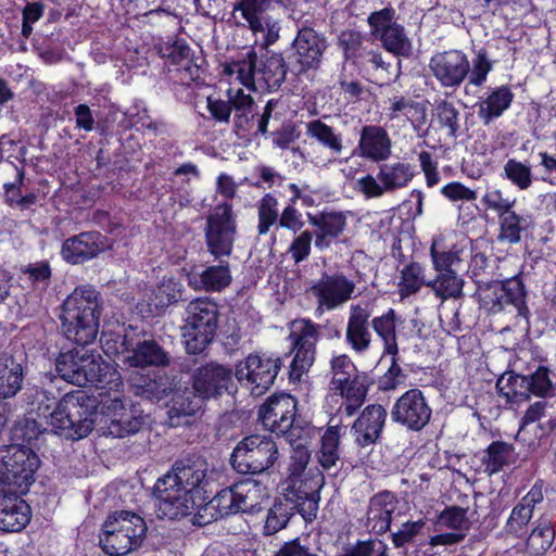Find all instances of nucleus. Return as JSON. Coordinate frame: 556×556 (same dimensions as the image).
<instances>
[{
  "label": "nucleus",
  "mask_w": 556,
  "mask_h": 556,
  "mask_svg": "<svg viewBox=\"0 0 556 556\" xmlns=\"http://www.w3.org/2000/svg\"><path fill=\"white\" fill-rule=\"evenodd\" d=\"M188 283L194 290L219 292L231 283L229 264L220 261L217 265L207 266L201 271L193 270L187 275Z\"/></svg>",
  "instance_id": "2f4dec72"
},
{
  "label": "nucleus",
  "mask_w": 556,
  "mask_h": 556,
  "mask_svg": "<svg viewBox=\"0 0 556 556\" xmlns=\"http://www.w3.org/2000/svg\"><path fill=\"white\" fill-rule=\"evenodd\" d=\"M40 459L30 446L12 443L0 447V489L25 494L35 482Z\"/></svg>",
  "instance_id": "39448f33"
},
{
  "label": "nucleus",
  "mask_w": 556,
  "mask_h": 556,
  "mask_svg": "<svg viewBox=\"0 0 556 556\" xmlns=\"http://www.w3.org/2000/svg\"><path fill=\"white\" fill-rule=\"evenodd\" d=\"M208 468V463L203 457L189 455L176 460L172 469L161 478L167 482V485L184 488L203 502L208 498L207 486L211 483Z\"/></svg>",
  "instance_id": "ddd939ff"
},
{
  "label": "nucleus",
  "mask_w": 556,
  "mask_h": 556,
  "mask_svg": "<svg viewBox=\"0 0 556 556\" xmlns=\"http://www.w3.org/2000/svg\"><path fill=\"white\" fill-rule=\"evenodd\" d=\"M424 527L425 521L422 519L403 522L401 528L391 534L393 545L400 548L413 542Z\"/></svg>",
  "instance_id": "774afa93"
},
{
  "label": "nucleus",
  "mask_w": 556,
  "mask_h": 556,
  "mask_svg": "<svg viewBox=\"0 0 556 556\" xmlns=\"http://www.w3.org/2000/svg\"><path fill=\"white\" fill-rule=\"evenodd\" d=\"M156 377L155 371L143 375L136 370L130 374L129 380L131 386L136 389L135 393L137 395L152 400L159 397L161 392V384L156 381Z\"/></svg>",
  "instance_id": "052dcab7"
},
{
  "label": "nucleus",
  "mask_w": 556,
  "mask_h": 556,
  "mask_svg": "<svg viewBox=\"0 0 556 556\" xmlns=\"http://www.w3.org/2000/svg\"><path fill=\"white\" fill-rule=\"evenodd\" d=\"M232 370L217 363L199 367L192 376V386L205 400L220 396L232 386Z\"/></svg>",
  "instance_id": "a878e982"
},
{
  "label": "nucleus",
  "mask_w": 556,
  "mask_h": 556,
  "mask_svg": "<svg viewBox=\"0 0 556 556\" xmlns=\"http://www.w3.org/2000/svg\"><path fill=\"white\" fill-rule=\"evenodd\" d=\"M356 371L355 365L348 355L343 354L333 357L331 361V384L333 386V389L336 390L337 388L348 384L350 380L357 376Z\"/></svg>",
  "instance_id": "bf43d9fd"
},
{
  "label": "nucleus",
  "mask_w": 556,
  "mask_h": 556,
  "mask_svg": "<svg viewBox=\"0 0 556 556\" xmlns=\"http://www.w3.org/2000/svg\"><path fill=\"white\" fill-rule=\"evenodd\" d=\"M296 406L298 401L290 394L274 395L258 408V418L264 427L294 444L306 430L296 422Z\"/></svg>",
  "instance_id": "1a4fd4ad"
},
{
  "label": "nucleus",
  "mask_w": 556,
  "mask_h": 556,
  "mask_svg": "<svg viewBox=\"0 0 556 556\" xmlns=\"http://www.w3.org/2000/svg\"><path fill=\"white\" fill-rule=\"evenodd\" d=\"M492 70V62L488 59V55L484 51H480L473 61L472 70L470 71L469 80L465 87V90L468 91L469 86H481L485 80L488 74Z\"/></svg>",
  "instance_id": "338daca9"
},
{
  "label": "nucleus",
  "mask_w": 556,
  "mask_h": 556,
  "mask_svg": "<svg viewBox=\"0 0 556 556\" xmlns=\"http://www.w3.org/2000/svg\"><path fill=\"white\" fill-rule=\"evenodd\" d=\"M429 68L443 88H458L470 73L468 56L460 50L435 53L429 62Z\"/></svg>",
  "instance_id": "412c9836"
},
{
  "label": "nucleus",
  "mask_w": 556,
  "mask_h": 556,
  "mask_svg": "<svg viewBox=\"0 0 556 556\" xmlns=\"http://www.w3.org/2000/svg\"><path fill=\"white\" fill-rule=\"evenodd\" d=\"M525 378L527 379L526 386L528 387L527 400L530 397V394L545 396L552 389L553 383L549 379V370L544 366H540L533 374L525 376Z\"/></svg>",
  "instance_id": "e2e57ef3"
},
{
  "label": "nucleus",
  "mask_w": 556,
  "mask_h": 556,
  "mask_svg": "<svg viewBox=\"0 0 556 556\" xmlns=\"http://www.w3.org/2000/svg\"><path fill=\"white\" fill-rule=\"evenodd\" d=\"M432 409L419 389H409L393 404L391 419L410 431L422 430L430 421Z\"/></svg>",
  "instance_id": "6ab92c4d"
},
{
  "label": "nucleus",
  "mask_w": 556,
  "mask_h": 556,
  "mask_svg": "<svg viewBox=\"0 0 556 556\" xmlns=\"http://www.w3.org/2000/svg\"><path fill=\"white\" fill-rule=\"evenodd\" d=\"M426 285L431 287L435 295L442 300L457 299L463 295L464 280L455 270L439 274L434 280Z\"/></svg>",
  "instance_id": "de8ad7c7"
},
{
  "label": "nucleus",
  "mask_w": 556,
  "mask_h": 556,
  "mask_svg": "<svg viewBox=\"0 0 556 556\" xmlns=\"http://www.w3.org/2000/svg\"><path fill=\"white\" fill-rule=\"evenodd\" d=\"M341 426H329L320 439V448L317 453L318 463L328 475L336 477L343 462L341 459L340 439Z\"/></svg>",
  "instance_id": "c9c22d12"
},
{
  "label": "nucleus",
  "mask_w": 556,
  "mask_h": 556,
  "mask_svg": "<svg viewBox=\"0 0 556 556\" xmlns=\"http://www.w3.org/2000/svg\"><path fill=\"white\" fill-rule=\"evenodd\" d=\"M387 420V410L380 404L366 406L353 424L355 442L362 446L375 444Z\"/></svg>",
  "instance_id": "c756f323"
},
{
  "label": "nucleus",
  "mask_w": 556,
  "mask_h": 556,
  "mask_svg": "<svg viewBox=\"0 0 556 556\" xmlns=\"http://www.w3.org/2000/svg\"><path fill=\"white\" fill-rule=\"evenodd\" d=\"M294 349L295 355L291 364V379H299L311 368L315 361L316 343L319 339V326L311 319H300L296 323Z\"/></svg>",
  "instance_id": "5701e85b"
},
{
  "label": "nucleus",
  "mask_w": 556,
  "mask_h": 556,
  "mask_svg": "<svg viewBox=\"0 0 556 556\" xmlns=\"http://www.w3.org/2000/svg\"><path fill=\"white\" fill-rule=\"evenodd\" d=\"M328 46V40L323 33L306 25L299 27L290 48L291 72L301 76L319 70Z\"/></svg>",
  "instance_id": "9d476101"
},
{
  "label": "nucleus",
  "mask_w": 556,
  "mask_h": 556,
  "mask_svg": "<svg viewBox=\"0 0 556 556\" xmlns=\"http://www.w3.org/2000/svg\"><path fill=\"white\" fill-rule=\"evenodd\" d=\"M294 514L295 506L293 500L287 497L276 501L267 513L263 534L269 536L285 529Z\"/></svg>",
  "instance_id": "a19ab883"
},
{
  "label": "nucleus",
  "mask_w": 556,
  "mask_h": 556,
  "mask_svg": "<svg viewBox=\"0 0 556 556\" xmlns=\"http://www.w3.org/2000/svg\"><path fill=\"white\" fill-rule=\"evenodd\" d=\"M55 370L63 380L79 387L103 382L102 366L97 356L88 351L61 353L55 362Z\"/></svg>",
  "instance_id": "dca6fc26"
},
{
  "label": "nucleus",
  "mask_w": 556,
  "mask_h": 556,
  "mask_svg": "<svg viewBox=\"0 0 556 556\" xmlns=\"http://www.w3.org/2000/svg\"><path fill=\"white\" fill-rule=\"evenodd\" d=\"M514 94L508 87L502 86L494 89L484 101L479 104L478 115L484 125H489L492 121L500 117L506 111Z\"/></svg>",
  "instance_id": "58836bf2"
},
{
  "label": "nucleus",
  "mask_w": 556,
  "mask_h": 556,
  "mask_svg": "<svg viewBox=\"0 0 556 556\" xmlns=\"http://www.w3.org/2000/svg\"><path fill=\"white\" fill-rule=\"evenodd\" d=\"M48 430L47 425L43 426L41 421H38L34 417L24 416L17 420L11 429L12 440L16 443L30 444L31 441L37 440L41 433Z\"/></svg>",
  "instance_id": "864d4df0"
},
{
  "label": "nucleus",
  "mask_w": 556,
  "mask_h": 556,
  "mask_svg": "<svg viewBox=\"0 0 556 556\" xmlns=\"http://www.w3.org/2000/svg\"><path fill=\"white\" fill-rule=\"evenodd\" d=\"M108 248L105 236L98 231H85L66 239L61 254L67 263L78 265L97 257Z\"/></svg>",
  "instance_id": "393cba45"
},
{
  "label": "nucleus",
  "mask_w": 556,
  "mask_h": 556,
  "mask_svg": "<svg viewBox=\"0 0 556 556\" xmlns=\"http://www.w3.org/2000/svg\"><path fill=\"white\" fill-rule=\"evenodd\" d=\"M369 303L351 304L345 328V343L357 354L366 353L372 343Z\"/></svg>",
  "instance_id": "b1692460"
},
{
  "label": "nucleus",
  "mask_w": 556,
  "mask_h": 556,
  "mask_svg": "<svg viewBox=\"0 0 556 556\" xmlns=\"http://www.w3.org/2000/svg\"><path fill=\"white\" fill-rule=\"evenodd\" d=\"M438 119L441 127H445L448 129V135L452 138H456L457 131L459 129V112L458 110L450 102L442 101L438 108Z\"/></svg>",
  "instance_id": "69168bd1"
},
{
  "label": "nucleus",
  "mask_w": 556,
  "mask_h": 556,
  "mask_svg": "<svg viewBox=\"0 0 556 556\" xmlns=\"http://www.w3.org/2000/svg\"><path fill=\"white\" fill-rule=\"evenodd\" d=\"M307 438L308 430H304V432L302 433V439H299L294 444H291L293 450L291 454V463L289 466V478L294 483L295 479L300 478L303 475L311 458V452L306 447Z\"/></svg>",
  "instance_id": "6e6d98bb"
},
{
  "label": "nucleus",
  "mask_w": 556,
  "mask_h": 556,
  "mask_svg": "<svg viewBox=\"0 0 556 556\" xmlns=\"http://www.w3.org/2000/svg\"><path fill=\"white\" fill-rule=\"evenodd\" d=\"M391 153L392 141L387 130L381 126L367 125L362 128L352 154L378 163L388 160Z\"/></svg>",
  "instance_id": "cd10ccee"
},
{
  "label": "nucleus",
  "mask_w": 556,
  "mask_h": 556,
  "mask_svg": "<svg viewBox=\"0 0 556 556\" xmlns=\"http://www.w3.org/2000/svg\"><path fill=\"white\" fill-rule=\"evenodd\" d=\"M287 64L281 54L267 56L258 64V58L253 49L242 54L226 67L229 75H236L242 85L253 90L275 91L286 79Z\"/></svg>",
  "instance_id": "20e7f679"
},
{
  "label": "nucleus",
  "mask_w": 556,
  "mask_h": 556,
  "mask_svg": "<svg viewBox=\"0 0 556 556\" xmlns=\"http://www.w3.org/2000/svg\"><path fill=\"white\" fill-rule=\"evenodd\" d=\"M368 39L359 31L345 30L339 36V46L343 49L345 60L358 63L364 59L368 47Z\"/></svg>",
  "instance_id": "09e8293b"
},
{
  "label": "nucleus",
  "mask_w": 556,
  "mask_h": 556,
  "mask_svg": "<svg viewBox=\"0 0 556 556\" xmlns=\"http://www.w3.org/2000/svg\"><path fill=\"white\" fill-rule=\"evenodd\" d=\"M399 316L393 308H389L380 316L370 317L371 328L383 343V354L394 356L399 354L396 340V326Z\"/></svg>",
  "instance_id": "4c0bfd02"
},
{
  "label": "nucleus",
  "mask_w": 556,
  "mask_h": 556,
  "mask_svg": "<svg viewBox=\"0 0 556 556\" xmlns=\"http://www.w3.org/2000/svg\"><path fill=\"white\" fill-rule=\"evenodd\" d=\"M356 285L342 271L323 273L309 288L315 299V315L323 316L326 312L336 311L354 298Z\"/></svg>",
  "instance_id": "f8f14e48"
},
{
  "label": "nucleus",
  "mask_w": 556,
  "mask_h": 556,
  "mask_svg": "<svg viewBox=\"0 0 556 556\" xmlns=\"http://www.w3.org/2000/svg\"><path fill=\"white\" fill-rule=\"evenodd\" d=\"M217 304L208 298H198L186 307L182 337L189 354H201L214 340L218 326Z\"/></svg>",
  "instance_id": "423d86ee"
},
{
  "label": "nucleus",
  "mask_w": 556,
  "mask_h": 556,
  "mask_svg": "<svg viewBox=\"0 0 556 556\" xmlns=\"http://www.w3.org/2000/svg\"><path fill=\"white\" fill-rule=\"evenodd\" d=\"M204 397L192 389L176 392L167 415L172 427L189 424V418L195 416L203 407Z\"/></svg>",
  "instance_id": "473e14b6"
},
{
  "label": "nucleus",
  "mask_w": 556,
  "mask_h": 556,
  "mask_svg": "<svg viewBox=\"0 0 556 556\" xmlns=\"http://www.w3.org/2000/svg\"><path fill=\"white\" fill-rule=\"evenodd\" d=\"M401 281L399 283L402 296H408L416 293L422 285L426 283L424 268L418 263L406 265L401 271Z\"/></svg>",
  "instance_id": "13d9d810"
},
{
  "label": "nucleus",
  "mask_w": 556,
  "mask_h": 556,
  "mask_svg": "<svg viewBox=\"0 0 556 556\" xmlns=\"http://www.w3.org/2000/svg\"><path fill=\"white\" fill-rule=\"evenodd\" d=\"M397 504V498L390 491L374 495L367 509V527L377 534L386 533L390 530Z\"/></svg>",
  "instance_id": "7c9ffc66"
},
{
  "label": "nucleus",
  "mask_w": 556,
  "mask_h": 556,
  "mask_svg": "<svg viewBox=\"0 0 556 556\" xmlns=\"http://www.w3.org/2000/svg\"><path fill=\"white\" fill-rule=\"evenodd\" d=\"M477 285L482 292L483 305L493 314L504 311L508 305L519 306L523 303L525 288L519 279L477 280Z\"/></svg>",
  "instance_id": "4be33fe9"
},
{
  "label": "nucleus",
  "mask_w": 556,
  "mask_h": 556,
  "mask_svg": "<svg viewBox=\"0 0 556 556\" xmlns=\"http://www.w3.org/2000/svg\"><path fill=\"white\" fill-rule=\"evenodd\" d=\"M11 279L0 271V319L9 320L23 315V303L17 294L12 292Z\"/></svg>",
  "instance_id": "37998d69"
},
{
  "label": "nucleus",
  "mask_w": 556,
  "mask_h": 556,
  "mask_svg": "<svg viewBox=\"0 0 556 556\" xmlns=\"http://www.w3.org/2000/svg\"><path fill=\"white\" fill-rule=\"evenodd\" d=\"M279 457L277 443L270 435L251 434L235 446L230 462L242 475H257L270 468Z\"/></svg>",
  "instance_id": "6e6552de"
},
{
  "label": "nucleus",
  "mask_w": 556,
  "mask_h": 556,
  "mask_svg": "<svg viewBox=\"0 0 556 556\" xmlns=\"http://www.w3.org/2000/svg\"><path fill=\"white\" fill-rule=\"evenodd\" d=\"M257 232L266 235L270 227L279 224L278 200L270 193H266L257 203Z\"/></svg>",
  "instance_id": "603ef678"
},
{
  "label": "nucleus",
  "mask_w": 556,
  "mask_h": 556,
  "mask_svg": "<svg viewBox=\"0 0 556 556\" xmlns=\"http://www.w3.org/2000/svg\"><path fill=\"white\" fill-rule=\"evenodd\" d=\"M555 531L547 520L539 521L529 534L526 549L532 556H541L552 546Z\"/></svg>",
  "instance_id": "a18cd8bd"
},
{
  "label": "nucleus",
  "mask_w": 556,
  "mask_h": 556,
  "mask_svg": "<svg viewBox=\"0 0 556 556\" xmlns=\"http://www.w3.org/2000/svg\"><path fill=\"white\" fill-rule=\"evenodd\" d=\"M504 176L519 190L525 191L533 185L534 176L529 164L509 159L503 167Z\"/></svg>",
  "instance_id": "8fccbe9b"
},
{
  "label": "nucleus",
  "mask_w": 556,
  "mask_h": 556,
  "mask_svg": "<svg viewBox=\"0 0 556 556\" xmlns=\"http://www.w3.org/2000/svg\"><path fill=\"white\" fill-rule=\"evenodd\" d=\"M306 136L333 154H341L344 149L342 135L320 119L306 123Z\"/></svg>",
  "instance_id": "ea45409f"
},
{
  "label": "nucleus",
  "mask_w": 556,
  "mask_h": 556,
  "mask_svg": "<svg viewBox=\"0 0 556 556\" xmlns=\"http://www.w3.org/2000/svg\"><path fill=\"white\" fill-rule=\"evenodd\" d=\"M281 369V359L265 354H250L237 363L235 376L240 384L260 396L274 384Z\"/></svg>",
  "instance_id": "4468645a"
},
{
  "label": "nucleus",
  "mask_w": 556,
  "mask_h": 556,
  "mask_svg": "<svg viewBox=\"0 0 556 556\" xmlns=\"http://www.w3.org/2000/svg\"><path fill=\"white\" fill-rule=\"evenodd\" d=\"M111 413H108L105 421L108 433L114 438H124L135 434L149 421V415H143L136 406L126 408L118 399L112 401L108 406Z\"/></svg>",
  "instance_id": "bb28decb"
},
{
  "label": "nucleus",
  "mask_w": 556,
  "mask_h": 556,
  "mask_svg": "<svg viewBox=\"0 0 556 556\" xmlns=\"http://www.w3.org/2000/svg\"><path fill=\"white\" fill-rule=\"evenodd\" d=\"M413 165L406 162H394L379 166L377 177L366 175L357 179V189L365 198H380L384 193L405 188L414 178Z\"/></svg>",
  "instance_id": "2eb2a0df"
},
{
  "label": "nucleus",
  "mask_w": 556,
  "mask_h": 556,
  "mask_svg": "<svg viewBox=\"0 0 556 556\" xmlns=\"http://www.w3.org/2000/svg\"><path fill=\"white\" fill-rule=\"evenodd\" d=\"M378 38L381 40L383 48L394 55L407 58L412 54V41L401 24L384 29Z\"/></svg>",
  "instance_id": "c03bdc74"
},
{
  "label": "nucleus",
  "mask_w": 556,
  "mask_h": 556,
  "mask_svg": "<svg viewBox=\"0 0 556 556\" xmlns=\"http://www.w3.org/2000/svg\"><path fill=\"white\" fill-rule=\"evenodd\" d=\"M523 223H526V219L514 211L500 217V232L497 240L508 244H516L520 242Z\"/></svg>",
  "instance_id": "5fc2aeb1"
},
{
  "label": "nucleus",
  "mask_w": 556,
  "mask_h": 556,
  "mask_svg": "<svg viewBox=\"0 0 556 556\" xmlns=\"http://www.w3.org/2000/svg\"><path fill=\"white\" fill-rule=\"evenodd\" d=\"M233 129L237 135L245 136L254 129L255 103L253 98L238 89L233 93Z\"/></svg>",
  "instance_id": "e433bc0d"
},
{
  "label": "nucleus",
  "mask_w": 556,
  "mask_h": 556,
  "mask_svg": "<svg viewBox=\"0 0 556 556\" xmlns=\"http://www.w3.org/2000/svg\"><path fill=\"white\" fill-rule=\"evenodd\" d=\"M262 489L252 480L241 481L231 488L219 491L214 497V505L222 517L241 513L254 514L261 510Z\"/></svg>",
  "instance_id": "a211bd4d"
},
{
  "label": "nucleus",
  "mask_w": 556,
  "mask_h": 556,
  "mask_svg": "<svg viewBox=\"0 0 556 556\" xmlns=\"http://www.w3.org/2000/svg\"><path fill=\"white\" fill-rule=\"evenodd\" d=\"M439 523L452 530H468L470 521L467 518V509L452 506L445 508L439 516Z\"/></svg>",
  "instance_id": "0e129e2a"
},
{
  "label": "nucleus",
  "mask_w": 556,
  "mask_h": 556,
  "mask_svg": "<svg viewBox=\"0 0 556 556\" xmlns=\"http://www.w3.org/2000/svg\"><path fill=\"white\" fill-rule=\"evenodd\" d=\"M237 235V220L232 205L224 202L217 204L207 215L204 227L207 251L220 258L232 252Z\"/></svg>",
  "instance_id": "9b49d317"
},
{
  "label": "nucleus",
  "mask_w": 556,
  "mask_h": 556,
  "mask_svg": "<svg viewBox=\"0 0 556 556\" xmlns=\"http://www.w3.org/2000/svg\"><path fill=\"white\" fill-rule=\"evenodd\" d=\"M154 495L156 516L161 519L175 520L191 515L195 510V505L200 502L184 488L167 485V482L162 478H159L155 482Z\"/></svg>",
  "instance_id": "aec40b11"
},
{
  "label": "nucleus",
  "mask_w": 556,
  "mask_h": 556,
  "mask_svg": "<svg viewBox=\"0 0 556 556\" xmlns=\"http://www.w3.org/2000/svg\"><path fill=\"white\" fill-rule=\"evenodd\" d=\"M122 346L128 353L125 362L129 367L144 369L169 364L168 353L155 340L148 339L131 326L125 329Z\"/></svg>",
  "instance_id": "f3484780"
},
{
  "label": "nucleus",
  "mask_w": 556,
  "mask_h": 556,
  "mask_svg": "<svg viewBox=\"0 0 556 556\" xmlns=\"http://www.w3.org/2000/svg\"><path fill=\"white\" fill-rule=\"evenodd\" d=\"M514 446L503 441L492 442L484 452L481 462L484 472L492 476L508 466L513 460Z\"/></svg>",
  "instance_id": "79ce46f5"
},
{
  "label": "nucleus",
  "mask_w": 556,
  "mask_h": 556,
  "mask_svg": "<svg viewBox=\"0 0 556 556\" xmlns=\"http://www.w3.org/2000/svg\"><path fill=\"white\" fill-rule=\"evenodd\" d=\"M292 482V488L295 490V497H311L320 500V490L324 485L325 478L324 475L315 469L309 470V472L305 476V478H296L295 485Z\"/></svg>",
  "instance_id": "4d7b16f0"
},
{
  "label": "nucleus",
  "mask_w": 556,
  "mask_h": 556,
  "mask_svg": "<svg viewBox=\"0 0 556 556\" xmlns=\"http://www.w3.org/2000/svg\"><path fill=\"white\" fill-rule=\"evenodd\" d=\"M20 495L10 489H0V530L17 532L29 522L30 507Z\"/></svg>",
  "instance_id": "c85d7f7f"
},
{
  "label": "nucleus",
  "mask_w": 556,
  "mask_h": 556,
  "mask_svg": "<svg viewBox=\"0 0 556 556\" xmlns=\"http://www.w3.org/2000/svg\"><path fill=\"white\" fill-rule=\"evenodd\" d=\"M25 369L22 359L0 353V400L14 397L23 388Z\"/></svg>",
  "instance_id": "f704fd0d"
},
{
  "label": "nucleus",
  "mask_w": 556,
  "mask_h": 556,
  "mask_svg": "<svg viewBox=\"0 0 556 556\" xmlns=\"http://www.w3.org/2000/svg\"><path fill=\"white\" fill-rule=\"evenodd\" d=\"M274 9L271 0H237L231 16L239 27L249 28L255 37V43L268 48L279 39L280 22L270 15Z\"/></svg>",
  "instance_id": "0eeeda50"
},
{
  "label": "nucleus",
  "mask_w": 556,
  "mask_h": 556,
  "mask_svg": "<svg viewBox=\"0 0 556 556\" xmlns=\"http://www.w3.org/2000/svg\"><path fill=\"white\" fill-rule=\"evenodd\" d=\"M308 222L316 227L315 245L319 250L330 247V243L343 233L346 227V217L341 212H329L320 215L307 214Z\"/></svg>",
  "instance_id": "72a5a7b5"
},
{
  "label": "nucleus",
  "mask_w": 556,
  "mask_h": 556,
  "mask_svg": "<svg viewBox=\"0 0 556 556\" xmlns=\"http://www.w3.org/2000/svg\"><path fill=\"white\" fill-rule=\"evenodd\" d=\"M533 516L531 508L517 504L506 522V531L515 536H522L527 533V526Z\"/></svg>",
  "instance_id": "680f3d73"
},
{
  "label": "nucleus",
  "mask_w": 556,
  "mask_h": 556,
  "mask_svg": "<svg viewBox=\"0 0 556 556\" xmlns=\"http://www.w3.org/2000/svg\"><path fill=\"white\" fill-rule=\"evenodd\" d=\"M100 305L98 292L77 287L63 303L61 315L65 337L78 345L91 344L98 334Z\"/></svg>",
  "instance_id": "f03ea898"
},
{
  "label": "nucleus",
  "mask_w": 556,
  "mask_h": 556,
  "mask_svg": "<svg viewBox=\"0 0 556 556\" xmlns=\"http://www.w3.org/2000/svg\"><path fill=\"white\" fill-rule=\"evenodd\" d=\"M201 58H195L191 52L174 68H168L172 79L184 85L190 86L192 83H198L201 79L203 73L201 64L198 61Z\"/></svg>",
  "instance_id": "3c124183"
},
{
  "label": "nucleus",
  "mask_w": 556,
  "mask_h": 556,
  "mask_svg": "<svg viewBox=\"0 0 556 556\" xmlns=\"http://www.w3.org/2000/svg\"><path fill=\"white\" fill-rule=\"evenodd\" d=\"M144 519L129 510H116L102 525L99 543L110 556H125L139 548L147 534Z\"/></svg>",
  "instance_id": "7ed1b4c3"
},
{
  "label": "nucleus",
  "mask_w": 556,
  "mask_h": 556,
  "mask_svg": "<svg viewBox=\"0 0 556 556\" xmlns=\"http://www.w3.org/2000/svg\"><path fill=\"white\" fill-rule=\"evenodd\" d=\"M523 375L505 372L496 382L497 392L506 397L507 402H519L527 400L528 387Z\"/></svg>",
  "instance_id": "49530a36"
},
{
  "label": "nucleus",
  "mask_w": 556,
  "mask_h": 556,
  "mask_svg": "<svg viewBox=\"0 0 556 556\" xmlns=\"http://www.w3.org/2000/svg\"><path fill=\"white\" fill-rule=\"evenodd\" d=\"M25 395L33 406L31 412L55 434L79 440L93 429L96 401L83 390L68 392L60 401L39 388L28 389Z\"/></svg>",
  "instance_id": "f257e3e1"
}]
</instances>
